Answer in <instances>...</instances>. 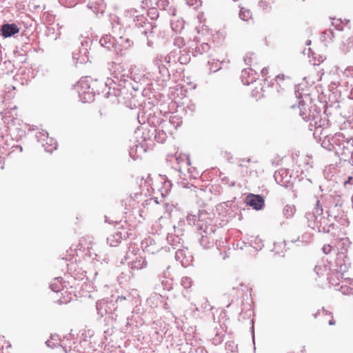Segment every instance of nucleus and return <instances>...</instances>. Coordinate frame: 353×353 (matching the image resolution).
Masks as SVG:
<instances>
[{"instance_id": "nucleus-38", "label": "nucleus", "mask_w": 353, "mask_h": 353, "mask_svg": "<svg viewBox=\"0 0 353 353\" xmlns=\"http://www.w3.org/2000/svg\"><path fill=\"white\" fill-rule=\"evenodd\" d=\"M2 342H3V343H6V347H10V345L9 342L6 341V340H3V339H0V345H1V347L2 348H3V347H4V345L1 344Z\"/></svg>"}, {"instance_id": "nucleus-5", "label": "nucleus", "mask_w": 353, "mask_h": 353, "mask_svg": "<svg viewBox=\"0 0 353 353\" xmlns=\"http://www.w3.org/2000/svg\"><path fill=\"white\" fill-rule=\"evenodd\" d=\"M256 161H252L250 158H243L238 161V166L241 168V174L243 177H257L258 172Z\"/></svg>"}, {"instance_id": "nucleus-31", "label": "nucleus", "mask_w": 353, "mask_h": 353, "mask_svg": "<svg viewBox=\"0 0 353 353\" xmlns=\"http://www.w3.org/2000/svg\"><path fill=\"white\" fill-rule=\"evenodd\" d=\"M332 250V248L330 244L324 245L322 248V250L325 254L330 253Z\"/></svg>"}, {"instance_id": "nucleus-47", "label": "nucleus", "mask_w": 353, "mask_h": 353, "mask_svg": "<svg viewBox=\"0 0 353 353\" xmlns=\"http://www.w3.org/2000/svg\"><path fill=\"white\" fill-rule=\"evenodd\" d=\"M178 42L182 43V39L181 38L176 39L174 44L176 45Z\"/></svg>"}, {"instance_id": "nucleus-55", "label": "nucleus", "mask_w": 353, "mask_h": 353, "mask_svg": "<svg viewBox=\"0 0 353 353\" xmlns=\"http://www.w3.org/2000/svg\"><path fill=\"white\" fill-rule=\"evenodd\" d=\"M296 108V105H292V108L294 109Z\"/></svg>"}, {"instance_id": "nucleus-32", "label": "nucleus", "mask_w": 353, "mask_h": 353, "mask_svg": "<svg viewBox=\"0 0 353 353\" xmlns=\"http://www.w3.org/2000/svg\"><path fill=\"white\" fill-rule=\"evenodd\" d=\"M166 11H168V13L172 16H174L175 15V13H176V9L170 6L169 5V7L167 8V10H165Z\"/></svg>"}, {"instance_id": "nucleus-3", "label": "nucleus", "mask_w": 353, "mask_h": 353, "mask_svg": "<svg viewBox=\"0 0 353 353\" xmlns=\"http://www.w3.org/2000/svg\"><path fill=\"white\" fill-rule=\"evenodd\" d=\"M107 70H108L111 78H109L107 76V72L105 71V74L103 75V79H106V81L104 82L105 86H109L110 88V85L113 82L114 84H118L119 86L121 87L122 82H125V79L127 78V77H125V75L123 74V66L120 63L110 61L107 63Z\"/></svg>"}, {"instance_id": "nucleus-35", "label": "nucleus", "mask_w": 353, "mask_h": 353, "mask_svg": "<svg viewBox=\"0 0 353 353\" xmlns=\"http://www.w3.org/2000/svg\"><path fill=\"white\" fill-rule=\"evenodd\" d=\"M341 20L337 19L336 23L334 22L332 23V25L335 26L337 30H342V27H341Z\"/></svg>"}, {"instance_id": "nucleus-9", "label": "nucleus", "mask_w": 353, "mask_h": 353, "mask_svg": "<svg viewBox=\"0 0 353 353\" xmlns=\"http://www.w3.org/2000/svg\"><path fill=\"white\" fill-rule=\"evenodd\" d=\"M241 81L244 85H250L259 78V74L252 68H245L241 72Z\"/></svg>"}, {"instance_id": "nucleus-12", "label": "nucleus", "mask_w": 353, "mask_h": 353, "mask_svg": "<svg viewBox=\"0 0 353 353\" xmlns=\"http://www.w3.org/2000/svg\"><path fill=\"white\" fill-rule=\"evenodd\" d=\"M81 45L82 46L79 48V53L73 52V59H77V61L81 63L87 62L89 60L88 49L84 46V43L83 42L81 43Z\"/></svg>"}, {"instance_id": "nucleus-17", "label": "nucleus", "mask_w": 353, "mask_h": 353, "mask_svg": "<svg viewBox=\"0 0 353 353\" xmlns=\"http://www.w3.org/2000/svg\"><path fill=\"white\" fill-rule=\"evenodd\" d=\"M341 290L343 294H349L353 293V280L345 279L342 281Z\"/></svg>"}, {"instance_id": "nucleus-40", "label": "nucleus", "mask_w": 353, "mask_h": 353, "mask_svg": "<svg viewBox=\"0 0 353 353\" xmlns=\"http://www.w3.org/2000/svg\"><path fill=\"white\" fill-rule=\"evenodd\" d=\"M292 353H306V350L305 347H303L300 350H297L296 352H293Z\"/></svg>"}, {"instance_id": "nucleus-30", "label": "nucleus", "mask_w": 353, "mask_h": 353, "mask_svg": "<svg viewBox=\"0 0 353 353\" xmlns=\"http://www.w3.org/2000/svg\"><path fill=\"white\" fill-rule=\"evenodd\" d=\"M65 6L67 7H73L77 5L81 0H65Z\"/></svg>"}, {"instance_id": "nucleus-50", "label": "nucleus", "mask_w": 353, "mask_h": 353, "mask_svg": "<svg viewBox=\"0 0 353 353\" xmlns=\"http://www.w3.org/2000/svg\"><path fill=\"white\" fill-rule=\"evenodd\" d=\"M310 43H311V41H310V40L307 41V43H306L307 45H310Z\"/></svg>"}, {"instance_id": "nucleus-29", "label": "nucleus", "mask_w": 353, "mask_h": 353, "mask_svg": "<svg viewBox=\"0 0 353 353\" xmlns=\"http://www.w3.org/2000/svg\"><path fill=\"white\" fill-rule=\"evenodd\" d=\"M137 263H139V265L137 266H135V268L138 269H143L148 266V262L145 259H143L142 261H139Z\"/></svg>"}, {"instance_id": "nucleus-20", "label": "nucleus", "mask_w": 353, "mask_h": 353, "mask_svg": "<svg viewBox=\"0 0 353 353\" xmlns=\"http://www.w3.org/2000/svg\"><path fill=\"white\" fill-rule=\"evenodd\" d=\"M247 204L254 210H260L264 205V200H248Z\"/></svg>"}, {"instance_id": "nucleus-26", "label": "nucleus", "mask_w": 353, "mask_h": 353, "mask_svg": "<svg viewBox=\"0 0 353 353\" xmlns=\"http://www.w3.org/2000/svg\"><path fill=\"white\" fill-rule=\"evenodd\" d=\"M136 85H133L130 81H128L127 79H125V82H122V86L123 88H128V87H132V88L134 90H139V86L137 83H135Z\"/></svg>"}, {"instance_id": "nucleus-56", "label": "nucleus", "mask_w": 353, "mask_h": 353, "mask_svg": "<svg viewBox=\"0 0 353 353\" xmlns=\"http://www.w3.org/2000/svg\"><path fill=\"white\" fill-rule=\"evenodd\" d=\"M150 199H157V197H156V196H152V197H150Z\"/></svg>"}, {"instance_id": "nucleus-54", "label": "nucleus", "mask_w": 353, "mask_h": 353, "mask_svg": "<svg viewBox=\"0 0 353 353\" xmlns=\"http://www.w3.org/2000/svg\"><path fill=\"white\" fill-rule=\"evenodd\" d=\"M17 109V106H14L13 108L11 109V110H15Z\"/></svg>"}, {"instance_id": "nucleus-36", "label": "nucleus", "mask_w": 353, "mask_h": 353, "mask_svg": "<svg viewBox=\"0 0 353 353\" xmlns=\"http://www.w3.org/2000/svg\"><path fill=\"white\" fill-rule=\"evenodd\" d=\"M170 26H171L172 29L174 32H179V29L178 28V26H176V25L175 26L174 22L171 21L170 22Z\"/></svg>"}, {"instance_id": "nucleus-49", "label": "nucleus", "mask_w": 353, "mask_h": 353, "mask_svg": "<svg viewBox=\"0 0 353 353\" xmlns=\"http://www.w3.org/2000/svg\"><path fill=\"white\" fill-rule=\"evenodd\" d=\"M17 148H19V150L21 152L22 151V147L21 145H17Z\"/></svg>"}, {"instance_id": "nucleus-34", "label": "nucleus", "mask_w": 353, "mask_h": 353, "mask_svg": "<svg viewBox=\"0 0 353 353\" xmlns=\"http://www.w3.org/2000/svg\"><path fill=\"white\" fill-rule=\"evenodd\" d=\"M323 34L327 35L332 39L334 37V32L332 30H326L323 32Z\"/></svg>"}, {"instance_id": "nucleus-57", "label": "nucleus", "mask_w": 353, "mask_h": 353, "mask_svg": "<svg viewBox=\"0 0 353 353\" xmlns=\"http://www.w3.org/2000/svg\"><path fill=\"white\" fill-rule=\"evenodd\" d=\"M97 91L98 94H99L100 90H97Z\"/></svg>"}, {"instance_id": "nucleus-25", "label": "nucleus", "mask_w": 353, "mask_h": 353, "mask_svg": "<svg viewBox=\"0 0 353 353\" xmlns=\"http://www.w3.org/2000/svg\"><path fill=\"white\" fill-rule=\"evenodd\" d=\"M59 285H61V282L58 279H55L54 282L50 285L52 290L57 293L60 292L61 289L59 288Z\"/></svg>"}, {"instance_id": "nucleus-11", "label": "nucleus", "mask_w": 353, "mask_h": 353, "mask_svg": "<svg viewBox=\"0 0 353 353\" xmlns=\"http://www.w3.org/2000/svg\"><path fill=\"white\" fill-rule=\"evenodd\" d=\"M159 68V73L160 77H158L162 82H167L170 79V71H173L172 68H170L168 65L164 63L155 64Z\"/></svg>"}, {"instance_id": "nucleus-51", "label": "nucleus", "mask_w": 353, "mask_h": 353, "mask_svg": "<svg viewBox=\"0 0 353 353\" xmlns=\"http://www.w3.org/2000/svg\"><path fill=\"white\" fill-rule=\"evenodd\" d=\"M46 134V136L48 137V132H45V133H43V136H45Z\"/></svg>"}, {"instance_id": "nucleus-52", "label": "nucleus", "mask_w": 353, "mask_h": 353, "mask_svg": "<svg viewBox=\"0 0 353 353\" xmlns=\"http://www.w3.org/2000/svg\"><path fill=\"white\" fill-rule=\"evenodd\" d=\"M187 163H188V164H190V159H189V158H188V157L187 158Z\"/></svg>"}, {"instance_id": "nucleus-44", "label": "nucleus", "mask_w": 353, "mask_h": 353, "mask_svg": "<svg viewBox=\"0 0 353 353\" xmlns=\"http://www.w3.org/2000/svg\"><path fill=\"white\" fill-rule=\"evenodd\" d=\"M116 19H117V17L116 16H110V22H111V24L113 26V21H116Z\"/></svg>"}, {"instance_id": "nucleus-22", "label": "nucleus", "mask_w": 353, "mask_h": 353, "mask_svg": "<svg viewBox=\"0 0 353 353\" xmlns=\"http://www.w3.org/2000/svg\"><path fill=\"white\" fill-rule=\"evenodd\" d=\"M119 40L121 46L124 48H128L133 44V41L128 38L120 37Z\"/></svg>"}, {"instance_id": "nucleus-14", "label": "nucleus", "mask_w": 353, "mask_h": 353, "mask_svg": "<svg viewBox=\"0 0 353 353\" xmlns=\"http://www.w3.org/2000/svg\"><path fill=\"white\" fill-rule=\"evenodd\" d=\"M73 294L68 290L61 289L60 296L57 298V301L60 304H67L72 300Z\"/></svg>"}, {"instance_id": "nucleus-27", "label": "nucleus", "mask_w": 353, "mask_h": 353, "mask_svg": "<svg viewBox=\"0 0 353 353\" xmlns=\"http://www.w3.org/2000/svg\"><path fill=\"white\" fill-rule=\"evenodd\" d=\"M259 6L263 10H269L271 8L269 3L263 0H261L259 2Z\"/></svg>"}, {"instance_id": "nucleus-42", "label": "nucleus", "mask_w": 353, "mask_h": 353, "mask_svg": "<svg viewBox=\"0 0 353 353\" xmlns=\"http://www.w3.org/2000/svg\"><path fill=\"white\" fill-rule=\"evenodd\" d=\"M169 191L170 190L165 189L164 192H161L162 197H165L168 195Z\"/></svg>"}, {"instance_id": "nucleus-53", "label": "nucleus", "mask_w": 353, "mask_h": 353, "mask_svg": "<svg viewBox=\"0 0 353 353\" xmlns=\"http://www.w3.org/2000/svg\"><path fill=\"white\" fill-rule=\"evenodd\" d=\"M54 141V140L52 139H50V145H52V142Z\"/></svg>"}, {"instance_id": "nucleus-48", "label": "nucleus", "mask_w": 353, "mask_h": 353, "mask_svg": "<svg viewBox=\"0 0 353 353\" xmlns=\"http://www.w3.org/2000/svg\"><path fill=\"white\" fill-rule=\"evenodd\" d=\"M132 151H133V148H131V149H130V150L129 152V154H130V157H132V158L134 159V157L132 155Z\"/></svg>"}, {"instance_id": "nucleus-10", "label": "nucleus", "mask_w": 353, "mask_h": 353, "mask_svg": "<svg viewBox=\"0 0 353 353\" xmlns=\"http://www.w3.org/2000/svg\"><path fill=\"white\" fill-rule=\"evenodd\" d=\"M0 34L5 38L10 37L19 32V28L15 23H4L1 26Z\"/></svg>"}, {"instance_id": "nucleus-45", "label": "nucleus", "mask_w": 353, "mask_h": 353, "mask_svg": "<svg viewBox=\"0 0 353 353\" xmlns=\"http://www.w3.org/2000/svg\"><path fill=\"white\" fill-rule=\"evenodd\" d=\"M329 325H333L336 324V321L333 319V317L328 322Z\"/></svg>"}, {"instance_id": "nucleus-33", "label": "nucleus", "mask_w": 353, "mask_h": 353, "mask_svg": "<svg viewBox=\"0 0 353 353\" xmlns=\"http://www.w3.org/2000/svg\"><path fill=\"white\" fill-rule=\"evenodd\" d=\"M149 14L151 15V18L154 19V17H158L157 10L156 8H151L149 10Z\"/></svg>"}, {"instance_id": "nucleus-58", "label": "nucleus", "mask_w": 353, "mask_h": 353, "mask_svg": "<svg viewBox=\"0 0 353 353\" xmlns=\"http://www.w3.org/2000/svg\"><path fill=\"white\" fill-rule=\"evenodd\" d=\"M345 290H350V288L347 286Z\"/></svg>"}, {"instance_id": "nucleus-39", "label": "nucleus", "mask_w": 353, "mask_h": 353, "mask_svg": "<svg viewBox=\"0 0 353 353\" xmlns=\"http://www.w3.org/2000/svg\"><path fill=\"white\" fill-rule=\"evenodd\" d=\"M284 78H285L284 74H279V75H277V76L276 77V81H283V80L284 79Z\"/></svg>"}, {"instance_id": "nucleus-16", "label": "nucleus", "mask_w": 353, "mask_h": 353, "mask_svg": "<svg viewBox=\"0 0 353 353\" xmlns=\"http://www.w3.org/2000/svg\"><path fill=\"white\" fill-rule=\"evenodd\" d=\"M114 41L115 40L112 37L106 34L100 39L99 43L101 46L110 50L114 46Z\"/></svg>"}, {"instance_id": "nucleus-24", "label": "nucleus", "mask_w": 353, "mask_h": 353, "mask_svg": "<svg viewBox=\"0 0 353 353\" xmlns=\"http://www.w3.org/2000/svg\"><path fill=\"white\" fill-rule=\"evenodd\" d=\"M170 3L168 0H159L157 2V7L161 10H167V8L169 7Z\"/></svg>"}, {"instance_id": "nucleus-13", "label": "nucleus", "mask_w": 353, "mask_h": 353, "mask_svg": "<svg viewBox=\"0 0 353 353\" xmlns=\"http://www.w3.org/2000/svg\"><path fill=\"white\" fill-rule=\"evenodd\" d=\"M163 122L164 121H161L158 127L154 130V139L158 143H163L167 139V134L163 130L165 125H161Z\"/></svg>"}, {"instance_id": "nucleus-37", "label": "nucleus", "mask_w": 353, "mask_h": 353, "mask_svg": "<svg viewBox=\"0 0 353 353\" xmlns=\"http://www.w3.org/2000/svg\"><path fill=\"white\" fill-rule=\"evenodd\" d=\"M54 144V146L52 148H46V150L47 152H52L54 150H56L57 149V143L56 141H54V143H53Z\"/></svg>"}, {"instance_id": "nucleus-28", "label": "nucleus", "mask_w": 353, "mask_h": 353, "mask_svg": "<svg viewBox=\"0 0 353 353\" xmlns=\"http://www.w3.org/2000/svg\"><path fill=\"white\" fill-rule=\"evenodd\" d=\"M254 54V53H251V52L247 53L245 54V56L244 57V61H245V64H247V65L251 64L252 61V56H253Z\"/></svg>"}, {"instance_id": "nucleus-23", "label": "nucleus", "mask_w": 353, "mask_h": 353, "mask_svg": "<svg viewBox=\"0 0 353 353\" xmlns=\"http://www.w3.org/2000/svg\"><path fill=\"white\" fill-rule=\"evenodd\" d=\"M210 67V71L211 72H215L218 70H219L221 68V63L214 62V60H213L212 62H208Z\"/></svg>"}, {"instance_id": "nucleus-18", "label": "nucleus", "mask_w": 353, "mask_h": 353, "mask_svg": "<svg viewBox=\"0 0 353 353\" xmlns=\"http://www.w3.org/2000/svg\"><path fill=\"white\" fill-rule=\"evenodd\" d=\"M88 7L97 15H99V14H103L105 8V4L103 1L92 3L90 6L88 5Z\"/></svg>"}, {"instance_id": "nucleus-4", "label": "nucleus", "mask_w": 353, "mask_h": 353, "mask_svg": "<svg viewBox=\"0 0 353 353\" xmlns=\"http://www.w3.org/2000/svg\"><path fill=\"white\" fill-rule=\"evenodd\" d=\"M221 181L224 185H228L230 187H234L239 189L241 195H246L245 199H265L267 196V193L265 190H261L259 188L258 190L254 191V193L248 192L247 190L249 189L245 186L243 188H241V185L240 183L236 184L234 181H231L228 176H222V174H220Z\"/></svg>"}, {"instance_id": "nucleus-8", "label": "nucleus", "mask_w": 353, "mask_h": 353, "mask_svg": "<svg viewBox=\"0 0 353 353\" xmlns=\"http://www.w3.org/2000/svg\"><path fill=\"white\" fill-rule=\"evenodd\" d=\"M81 90L79 92V96L83 102H88L93 100L94 88L88 85L84 81L80 82Z\"/></svg>"}, {"instance_id": "nucleus-15", "label": "nucleus", "mask_w": 353, "mask_h": 353, "mask_svg": "<svg viewBox=\"0 0 353 353\" xmlns=\"http://www.w3.org/2000/svg\"><path fill=\"white\" fill-rule=\"evenodd\" d=\"M210 49V46L208 43H196V46L192 48L193 56H197L208 52Z\"/></svg>"}, {"instance_id": "nucleus-7", "label": "nucleus", "mask_w": 353, "mask_h": 353, "mask_svg": "<svg viewBox=\"0 0 353 353\" xmlns=\"http://www.w3.org/2000/svg\"><path fill=\"white\" fill-rule=\"evenodd\" d=\"M144 17H141V19H137V22H136L135 25L137 26H141L143 28V30L141 31V33L143 34L147 39V45L152 48L154 46L153 38L154 36V29L157 28L155 25L150 22L143 21Z\"/></svg>"}, {"instance_id": "nucleus-46", "label": "nucleus", "mask_w": 353, "mask_h": 353, "mask_svg": "<svg viewBox=\"0 0 353 353\" xmlns=\"http://www.w3.org/2000/svg\"><path fill=\"white\" fill-rule=\"evenodd\" d=\"M139 150L145 151V150L143 148V146H141L139 148L137 145H136V152H137Z\"/></svg>"}, {"instance_id": "nucleus-41", "label": "nucleus", "mask_w": 353, "mask_h": 353, "mask_svg": "<svg viewBox=\"0 0 353 353\" xmlns=\"http://www.w3.org/2000/svg\"><path fill=\"white\" fill-rule=\"evenodd\" d=\"M261 75L264 77L266 74H268V69L266 68H264L261 70Z\"/></svg>"}, {"instance_id": "nucleus-1", "label": "nucleus", "mask_w": 353, "mask_h": 353, "mask_svg": "<svg viewBox=\"0 0 353 353\" xmlns=\"http://www.w3.org/2000/svg\"><path fill=\"white\" fill-rule=\"evenodd\" d=\"M298 109L299 115L305 121H310L308 128L314 130V135H323L324 139L321 143L322 147L334 152L345 161H350L353 154V139L345 137L343 133L338 132L334 135L326 134L322 126L325 121L322 120L321 111L314 105H307L304 101H299Z\"/></svg>"}, {"instance_id": "nucleus-19", "label": "nucleus", "mask_w": 353, "mask_h": 353, "mask_svg": "<svg viewBox=\"0 0 353 353\" xmlns=\"http://www.w3.org/2000/svg\"><path fill=\"white\" fill-rule=\"evenodd\" d=\"M190 61V54L187 52L181 51V54H179V55L178 56V62H179L182 65H184L188 63Z\"/></svg>"}, {"instance_id": "nucleus-43", "label": "nucleus", "mask_w": 353, "mask_h": 353, "mask_svg": "<svg viewBox=\"0 0 353 353\" xmlns=\"http://www.w3.org/2000/svg\"><path fill=\"white\" fill-rule=\"evenodd\" d=\"M186 3L189 6L194 5V0H185Z\"/></svg>"}, {"instance_id": "nucleus-6", "label": "nucleus", "mask_w": 353, "mask_h": 353, "mask_svg": "<svg viewBox=\"0 0 353 353\" xmlns=\"http://www.w3.org/2000/svg\"><path fill=\"white\" fill-rule=\"evenodd\" d=\"M181 47L179 44L178 48L172 50L169 54H168L166 56H157L153 61L154 64H159V63H164L170 68H172V70H176V66L178 63V56L179 54H181V50H180Z\"/></svg>"}, {"instance_id": "nucleus-21", "label": "nucleus", "mask_w": 353, "mask_h": 353, "mask_svg": "<svg viewBox=\"0 0 353 353\" xmlns=\"http://www.w3.org/2000/svg\"><path fill=\"white\" fill-rule=\"evenodd\" d=\"M239 17L243 21H248L252 17V12L248 9L241 8L239 12Z\"/></svg>"}, {"instance_id": "nucleus-2", "label": "nucleus", "mask_w": 353, "mask_h": 353, "mask_svg": "<svg viewBox=\"0 0 353 353\" xmlns=\"http://www.w3.org/2000/svg\"><path fill=\"white\" fill-rule=\"evenodd\" d=\"M274 178L276 182L284 187H290L296 182V187L301 191L303 187H311V181L308 179H299L296 181V178L292 181L290 171L288 169H281L274 172Z\"/></svg>"}]
</instances>
